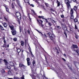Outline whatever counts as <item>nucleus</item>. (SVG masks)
I'll return each mask as SVG.
<instances>
[{
	"label": "nucleus",
	"mask_w": 79,
	"mask_h": 79,
	"mask_svg": "<svg viewBox=\"0 0 79 79\" xmlns=\"http://www.w3.org/2000/svg\"><path fill=\"white\" fill-rule=\"evenodd\" d=\"M68 2H70L71 1L69 0H65V2L67 5V9H69V8H71V6Z\"/></svg>",
	"instance_id": "nucleus-1"
},
{
	"label": "nucleus",
	"mask_w": 79,
	"mask_h": 79,
	"mask_svg": "<svg viewBox=\"0 0 79 79\" xmlns=\"http://www.w3.org/2000/svg\"><path fill=\"white\" fill-rule=\"evenodd\" d=\"M49 35L50 37V39H51L52 40H53V39H54L55 38V35H54V34H49Z\"/></svg>",
	"instance_id": "nucleus-2"
},
{
	"label": "nucleus",
	"mask_w": 79,
	"mask_h": 79,
	"mask_svg": "<svg viewBox=\"0 0 79 79\" xmlns=\"http://www.w3.org/2000/svg\"><path fill=\"white\" fill-rule=\"evenodd\" d=\"M16 15L18 19H19V18H21V17L20 16V13L19 12H16Z\"/></svg>",
	"instance_id": "nucleus-3"
},
{
	"label": "nucleus",
	"mask_w": 79,
	"mask_h": 79,
	"mask_svg": "<svg viewBox=\"0 0 79 79\" xmlns=\"http://www.w3.org/2000/svg\"><path fill=\"white\" fill-rule=\"evenodd\" d=\"M62 29L65 30V31H67V28H66V26H64V25H62Z\"/></svg>",
	"instance_id": "nucleus-4"
},
{
	"label": "nucleus",
	"mask_w": 79,
	"mask_h": 79,
	"mask_svg": "<svg viewBox=\"0 0 79 79\" xmlns=\"http://www.w3.org/2000/svg\"><path fill=\"white\" fill-rule=\"evenodd\" d=\"M12 34L14 35L16 34V30H12Z\"/></svg>",
	"instance_id": "nucleus-5"
},
{
	"label": "nucleus",
	"mask_w": 79,
	"mask_h": 79,
	"mask_svg": "<svg viewBox=\"0 0 79 79\" xmlns=\"http://www.w3.org/2000/svg\"><path fill=\"white\" fill-rule=\"evenodd\" d=\"M37 21L39 26H41V27H43V26H44V25L42 24V23H40V22L39 21V20L37 19Z\"/></svg>",
	"instance_id": "nucleus-6"
},
{
	"label": "nucleus",
	"mask_w": 79,
	"mask_h": 79,
	"mask_svg": "<svg viewBox=\"0 0 79 79\" xmlns=\"http://www.w3.org/2000/svg\"><path fill=\"white\" fill-rule=\"evenodd\" d=\"M9 27L11 30H12V31H13V30H14V26H13L9 25Z\"/></svg>",
	"instance_id": "nucleus-7"
},
{
	"label": "nucleus",
	"mask_w": 79,
	"mask_h": 79,
	"mask_svg": "<svg viewBox=\"0 0 79 79\" xmlns=\"http://www.w3.org/2000/svg\"><path fill=\"white\" fill-rule=\"evenodd\" d=\"M73 47L75 48H78L76 44H73Z\"/></svg>",
	"instance_id": "nucleus-8"
},
{
	"label": "nucleus",
	"mask_w": 79,
	"mask_h": 79,
	"mask_svg": "<svg viewBox=\"0 0 79 79\" xmlns=\"http://www.w3.org/2000/svg\"><path fill=\"white\" fill-rule=\"evenodd\" d=\"M31 12L33 15H36V13H35V11H34V10H31Z\"/></svg>",
	"instance_id": "nucleus-9"
},
{
	"label": "nucleus",
	"mask_w": 79,
	"mask_h": 79,
	"mask_svg": "<svg viewBox=\"0 0 79 79\" xmlns=\"http://www.w3.org/2000/svg\"><path fill=\"white\" fill-rule=\"evenodd\" d=\"M2 24L5 27H7V24L6 23H2Z\"/></svg>",
	"instance_id": "nucleus-10"
},
{
	"label": "nucleus",
	"mask_w": 79,
	"mask_h": 79,
	"mask_svg": "<svg viewBox=\"0 0 79 79\" xmlns=\"http://www.w3.org/2000/svg\"><path fill=\"white\" fill-rule=\"evenodd\" d=\"M10 66H14V64L13 63V62H10Z\"/></svg>",
	"instance_id": "nucleus-11"
},
{
	"label": "nucleus",
	"mask_w": 79,
	"mask_h": 79,
	"mask_svg": "<svg viewBox=\"0 0 79 79\" xmlns=\"http://www.w3.org/2000/svg\"><path fill=\"white\" fill-rule=\"evenodd\" d=\"M4 6L5 7L6 10L7 12H9V10L8 9V8L6 6Z\"/></svg>",
	"instance_id": "nucleus-12"
},
{
	"label": "nucleus",
	"mask_w": 79,
	"mask_h": 79,
	"mask_svg": "<svg viewBox=\"0 0 79 79\" xmlns=\"http://www.w3.org/2000/svg\"><path fill=\"white\" fill-rule=\"evenodd\" d=\"M21 45H22V46H23L24 45V41H21Z\"/></svg>",
	"instance_id": "nucleus-13"
},
{
	"label": "nucleus",
	"mask_w": 79,
	"mask_h": 79,
	"mask_svg": "<svg viewBox=\"0 0 79 79\" xmlns=\"http://www.w3.org/2000/svg\"><path fill=\"white\" fill-rule=\"evenodd\" d=\"M3 61H4V62H5V64H8V62H7V61H6V60L5 59H4L3 60Z\"/></svg>",
	"instance_id": "nucleus-14"
},
{
	"label": "nucleus",
	"mask_w": 79,
	"mask_h": 79,
	"mask_svg": "<svg viewBox=\"0 0 79 79\" xmlns=\"http://www.w3.org/2000/svg\"><path fill=\"white\" fill-rule=\"evenodd\" d=\"M74 64L75 65V66L79 65V63L76 62H74Z\"/></svg>",
	"instance_id": "nucleus-15"
},
{
	"label": "nucleus",
	"mask_w": 79,
	"mask_h": 79,
	"mask_svg": "<svg viewBox=\"0 0 79 79\" xmlns=\"http://www.w3.org/2000/svg\"><path fill=\"white\" fill-rule=\"evenodd\" d=\"M8 74H9V75H12V73L9 70L8 72Z\"/></svg>",
	"instance_id": "nucleus-16"
},
{
	"label": "nucleus",
	"mask_w": 79,
	"mask_h": 79,
	"mask_svg": "<svg viewBox=\"0 0 79 79\" xmlns=\"http://www.w3.org/2000/svg\"><path fill=\"white\" fill-rule=\"evenodd\" d=\"M1 71L2 73H5V70H4V69H1Z\"/></svg>",
	"instance_id": "nucleus-17"
},
{
	"label": "nucleus",
	"mask_w": 79,
	"mask_h": 79,
	"mask_svg": "<svg viewBox=\"0 0 79 79\" xmlns=\"http://www.w3.org/2000/svg\"><path fill=\"white\" fill-rule=\"evenodd\" d=\"M73 9H72L70 10V14L71 15H73Z\"/></svg>",
	"instance_id": "nucleus-18"
},
{
	"label": "nucleus",
	"mask_w": 79,
	"mask_h": 79,
	"mask_svg": "<svg viewBox=\"0 0 79 79\" xmlns=\"http://www.w3.org/2000/svg\"><path fill=\"white\" fill-rule=\"evenodd\" d=\"M19 67H24V65L23 64H19Z\"/></svg>",
	"instance_id": "nucleus-19"
},
{
	"label": "nucleus",
	"mask_w": 79,
	"mask_h": 79,
	"mask_svg": "<svg viewBox=\"0 0 79 79\" xmlns=\"http://www.w3.org/2000/svg\"><path fill=\"white\" fill-rule=\"evenodd\" d=\"M17 52L18 53H19L21 52V49L19 48H18L17 49Z\"/></svg>",
	"instance_id": "nucleus-20"
},
{
	"label": "nucleus",
	"mask_w": 79,
	"mask_h": 79,
	"mask_svg": "<svg viewBox=\"0 0 79 79\" xmlns=\"http://www.w3.org/2000/svg\"><path fill=\"white\" fill-rule=\"evenodd\" d=\"M70 18H71V19H74V16H73V15H71Z\"/></svg>",
	"instance_id": "nucleus-21"
},
{
	"label": "nucleus",
	"mask_w": 79,
	"mask_h": 79,
	"mask_svg": "<svg viewBox=\"0 0 79 79\" xmlns=\"http://www.w3.org/2000/svg\"><path fill=\"white\" fill-rule=\"evenodd\" d=\"M73 9L75 10V11H76V10H77V7L76 6H74Z\"/></svg>",
	"instance_id": "nucleus-22"
},
{
	"label": "nucleus",
	"mask_w": 79,
	"mask_h": 79,
	"mask_svg": "<svg viewBox=\"0 0 79 79\" xmlns=\"http://www.w3.org/2000/svg\"><path fill=\"white\" fill-rule=\"evenodd\" d=\"M57 4L58 5V6H60V2H59L58 1H57Z\"/></svg>",
	"instance_id": "nucleus-23"
},
{
	"label": "nucleus",
	"mask_w": 79,
	"mask_h": 79,
	"mask_svg": "<svg viewBox=\"0 0 79 79\" xmlns=\"http://www.w3.org/2000/svg\"><path fill=\"white\" fill-rule=\"evenodd\" d=\"M27 62H29V61H30V59L29 58H27Z\"/></svg>",
	"instance_id": "nucleus-24"
},
{
	"label": "nucleus",
	"mask_w": 79,
	"mask_h": 79,
	"mask_svg": "<svg viewBox=\"0 0 79 79\" xmlns=\"http://www.w3.org/2000/svg\"><path fill=\"white\" fill-rule=\"evenodd\" d=\"M43 79H47V78L45 77V76H44L43 77Z\"/></svg>",
	"instance_id": "nucleus-25"
},
{
	"label": "nucleus",
	"mask_w": 79,
	"mask_h": 79,
	"mask_svg": "<svg viewBox=\"0 0 79 79\" xmlns=\"http://www.w3.org/2000/svg\"><path fill=\"white\" fill-rule=\"evenodd\" d=\"M20 79H24V75L22 77H21Z\"/></svg>",
	"instance_id": "nucleus-26"
},
{
	"label": "nucleus",
	"mask_w": 79,
	"mask_h": 79,
	"mask_svg": "<svg viewBox=\"0 0 79 79\" xmlns=\"http://www.w3.org/2000/svg\"><path fill=\"white\" fill-rule=\"evenodd\" d=\"M13 40H14V41H17V38H14L13 39Z\"/></svg>",
	"instance_id": "nucleus-27"
},
{
	"label": "nucleus",
	"mask_w": 79,
	"mask_h": 79,
	"mask_svg": "<svg viewBox=\"0 0 79 79\" xmlns=\"http://www.w3.org/2000/svg\"><path fill=\"white\" fill-rule=\"evenodd\" d=\"M48 24L49 25V26H52V23H48Z\"/></svg>",
	"instance_id": "nucleus-28"
},
{
	"label": "nucleus",
	"mask_w": 79,
	"mask_h": 79,
	"mask_svg": "<svg viewBox=\"0 0 79 79\" xmlns=\"http://www.w3.org/2000/svg\"><path fill=\"white\" fill-rule=\"evenodd\" d=\"M38 0H35V2H36V3H38V4H39V2H38Z\"/></svg>",
	"instance_id": "nucleus-29"
},
{
	"label": "nucleus",
	"mask_w": 79,
	"mask_h": 79,
	"mask_svg": "<svg viewBox=\"0 0 79 79\" xmlns=\"http://www.w3.org/2000/svg\"><path fill=\"white\" fill-rule=\"evenodd\" d=\"M26 3H28V4H29V0H26V2H25Z\"/></svg>",
	"instance_id": "nucleus-30"
},
{
	"label": "nucleus",
	"mask_w": 79,
	"mask_h": 79,
	"mask_svg": "<svg viewBox=\"0 0 79 79\" xmlns=\"http://www.w3.org/2000/svg\"><path fill=\"white\" fill-rule=\"evenodd\" d=\"M35 77H35V76H33L32 77V79H35Z\"/></svg>",
	"instance_id": "nucleus-31"
},
{
	"label": "nucleus",
	"mask_w": 79,
	"mask_h": 79,
	"mask_svg": "<svg viewBox=\"0 0 79 79\" xmlns=\"http://www.w3.org/2000/svg\"><path fill=\"white\" fill-rule=\"evenodd\" d=\"M12 8H15V6H14V5L13 3L12 4Z\"/></svg>",
	"instance_id": "nucleus-32"
},
{
	"label": "nucleus",
	"mask_w": 79,
	"mask_h": 79,
	"mask_svg": "<svg viewBox=\"0 0 79 79\" xmlns=\"http://www.w3.org/2000/svg\"><path fill=\"white\" fill-rule=\"evenodd\" d=\"M74 21V22H75V23H76L77 22V19H75Z\"/></svg>",
	"instance_id": "nucleus-33"
},
{
	"label": "nucleus",
	"mask_w": 79,
	"mask_h": 79,
	"mask_svg": "<svg viewBox=\"0 0 79 79\" xmlns=\"http://www.w3.org/2000/svg\"><path fill=\"white\" fill-rule=\"evenodd\" d=\"M45 5L46 6H47V7H48V4L45 3Z\"/></svg>",
	"instance_id": "nucleus-34"
},
{
	"label": "nucleus",
	"mask_w": 79,
	"mask_h": 79,
	"mask_svg": "<svg viewBox=\"0 0 79 79\" xmlns=\"http://www.w3.org/2000/svg\"><path fill=\"white\" fill-rule=\"evenodd\" d=\"M32 63H33V65H34V64L35 63V60H33V61Z\"/></svg>",
	"instance_id": "nucleus-35"
},
{
	"label": "nucleus",
	"mask_w": 79,
	"mask_h": 79,
	"mask_svg": "<svg viewBox=\"0 0 79 79\" xmlns=\"http://www.w3.org/2000/svg\"><path fill=\"white\" fill-rule=\"evenodd\" d=\"M27 64L28 65V66H29L30 65L31 63H30V62H27Z\"/></svg>",
	"instance_id": "nucleus-36"
},
{
	"label": "nucleus",
	"mask_w": 79,
	"mask_h": 79,
	"mask_svg": "<svg viewBox=\"0 0 79 79\" xmlns=\"http://www.w3.org/2000/svg\"><path fill=\"white\" fill-rule=\"evenodd\" d=\"M64 34L65 35L66 37H67V34H66V32H64Z\"/></svg>",
	"instance_id": "nucleus-37"
},
{
	"label": "nucleus",
	"mask_w": 79,
	"mask_h": 79,
	"mask_svg": "<svg viewBox=\"0 0 79 79\" xmlns=\"http://www.w3.org/2000/svg\"><path fill=\"white\" fill-rule=\"evenodd\" d=\"M7 68L8 69H11V67H10V66H8Z\"/></svg>",
	"instance_id": "nucleus-38"
},
{
	"label": "nucleus",
	"mask_w": 79,
	"mask_h": 79,
	"mask_svg": "<svg viewBox=\"0 0 79 79\" xmlns=\"http://www.w3.org/2000/svg\"><path fill=\"white\" fill-rule=\"evenodd\" d=\"M29 50L30 51V52H31V55H32V52H31V48H30V47H29Z\"/></svg>",
	"instance_id": "nucleus-39"
},
{
	"label": "nucleus",
	"mask_w": 79,
	"mask_h": 79,
	"mask_svg": "<svg viewBox=\"0 0 79 79\" xmlns=\"http://www.w3.org/2000/svg\"><path fill=\"white\" fill-rule=\"evenodd\" d=\"M57 27L59 29H61V27H59L58 26H57Z\"/></svg>",
	"instance_id": "nucleus-40"
},
{
	"label": "nucleus",
	"mask_w": 79,
	"mask_h": 79,
	"mask_svg": "<svg viewBox=\"0 0 79 79\" xmlns=\"http://www.w3.org/2000/svg\"><path fill=\"white\" fill-rule=\"evenodd\" d=\"M75 27L76 29H77V26H76V25H75Z\"/></svg>",
	"instance_id": "nucleus-41"
},
{
	"label": "nucleus",
	"mask_w": 79,
	"mask_h": 79,
	"mask_svg": "<svg viewBox=\"0 0 79 79\" xmlns=\"http://www.w3.org/2000/svg\"><path fill=\"white\" fill-rule=\"evenodd\" d=\"M19 30H20V32H21L22 31V29H21V27H19Z\"/></svg>",
	"instance_id": "nucleus-42"
},
{
	"label": "nucleus",
	"mask_w": 79,
	"mask_h": 79,
	"mask_svg": "<svg viewBox=\"0 0 79 79\" xmlns=\"http://www.w3.org/2000/svg\"><path fill=\"white\" fill-rule=\"evenodd\" d=\"M75 38L77 39H78V37H77V35H75Z\"/></svg>",
	"instance_id": "nucleus-43"
},
{
	"label": "nucleus",
	"mask_w": 79,
	"mask_h": 79,
	"mask_svg": "<svg viewBox=\"0 0 79 79\" xmlns=\"http://www.w3.org/2000/svg\"><path fill=\"white\" fill-rule=\"evenodd\" d=\"M2 61H3V60L2 59H0V63H1Z\"/></svg>",
	"instance_id": "nucleus-44"
},
{
	"label": "nucleus",
	"mask_w": 79,
	"mask_h": 79,
	"mask_svg": "<svg viewBox=\"0 0 79 79\" xmlns=\"http://www.w3.org/2000/svg\"><path fill=\"white\" fill-rule=\"evenodd\" d=\"M30 6H32V7H34V5L32 4H31Z\"/></svg>",
	"instance_id": "nucleus-45"
},
{
	"label": "nucleus",
	"mask_w": 79,
	"mask_h": 79,
	"mask_svg": "<svg viewBox=\"0 0 79 79\" xmlns=\"http://www.w3.org/2000/svg\"><path fill=\"white\" fill-rule=\"evenodd\" d=\"M1 30H2V31H3V30H4L3 28V27H1Z\"/></svg>",
	"instance_id": "nucleus-46"
},
{
	"label": "nucleus",
	"mask_w": 79,
	"mask_h": 79,
	"mask_svg": "<svg viewBox=\"0 0 79 79\" xmlns=\"http://www.w3.org/2000/svg\"><path fill=\"white\" fill-rule=\"evenodd\" d=\"M61 18H64V15H61Z\"/></svg>",
	"instance_id": "nucleus-47"
},
{
	"label": "nucleus",
	"mask_w": 79,
	"mask_h": 79,
	"mask_svg": "<svg viewBox=\"0 0 79 79\" xmlns=\"http://www.w3.org/2000/svg\"><path fill=\"white\" fill-rule=\"evenodd\" d=\"M62 60H64V61H66V60L65 59H64V58H63Z\"/></svg>",
	"instance_id": "nucleus-48"
},
{
	"label": "nucleus",
	"mask_w": 79,
	"mask_h": 79,
	"mask_svg": "<svg viewBox=\"0 0 79 79\" xmlns=\"http://www.w3.org/2000/svg\"><path fill=\"white\" fill-rule=\"evenodd\" d=\"M14 79H18V78L16 77H14Z\"/></svg>",
	"instance_id": "nucleus-49"
},
{
	"label": "nucleus",
	"mask_w": 79,
	"mask_h": 79,
	"mask_svg": "<svg viewBox=\"0 0 79 79\" xmlns=\"http://www.w3.org/2000/svg\"><path fill=\"white\" fill-rule=\"evenodd\" d=\"M3 47H6V44H4Z\"/></svg>",
	"instance_id": "nucleus-50"
},
{
	"label": "nucleus",
	"mask_w": 79,
	"mask_h": 79,
	"mask_svg": "<svg viewBox=\"0 0 79 79\" xmlns=\"http://www.w3.org/2000/svg\"><path fill=\"white\" fill-rule=\"evenodd\" d=\"M69 0L70 1V2H71V0ZM72 0L73 2H76V0Z\"/></svg>",
	"instance_id": "nucleus-51"
},
{
	"label": "nucleus",
	"mask_w": 79,
	"mask_h": 79,
	"mask_svg": "<svg viewBox=\"0 0 79 79\" xmlns=\"http://www.w3.org/2000/svg\"><path fill=\"white\" fill-rule=\"evenodd\" d=\"M27 32H28V34H29V33H30V31H29V30H28Z\"/></svg>",
	"instance_id": "nucleus-52"
},
{
	"label": "nucleus",
	"mask_w": 79,
	"mask_h": 79,
	"mask_svg": "<svg viewBox=\"0 0 79 79\" xmlns=\"http://www.w3.org/2000/svg\"><path fill=\"white\" fill-rule=\"evenodd\" d=\"M64 56L65 57H66V54H64Z\"/></svg>",
	"instance_id": "nucleus-53"
},
{
	"label": "nucleus",
	"mask_w": 79,
	"mask_h": 79,
	"mask_svg": "<svg viewBox=\"0 0 79 79\" xmlns=\"http://www.w3.org/2000/svg\"><path fill=\"white\" fill-rule=\"evenodd\" d=\"M41 18L42 19H44V16H41Z\"/></svg>",
	"instance_id": "nucleus-54"
},
{
	"label": "nucleus",
	"mask_w": 79,
	"mask_h": 79,
	"mask_svg": "<svg viewBox=\"0 0 79 79\" xmlns=\"http://www.w3.org/2000/svg\"><path fill=\"white\" fill-rule=\"evenodd\" d=\"M76 52L77 53H78V52H79V51L78 50H76Z\"/></svg>",
	"instance_id": "nucleus-55"
},
{
	"label": "nucleus",
	"mask_w": 79,
	"mask_h": 79,
	"mask_svg": "<svg viewBox=\"0 0 79 79\" xmlns=\"http://www.w3.org/2000/svg\"><path fill=\"white\" fill-rule=\"evenodd\" d=\"M52 23H55V21H54V20H52Z\"/></svg>",
	"instance_id": "nucleus-56"
},
{
	"label": "nucleus",
	"mask_w": 79,
	"mask_h": 79,
	"mask_svg": "<svg viewBox=\"0 0 79 79\" xmlns=\"http://www.w3.org/2000/svg\"><path fill=\"white\" fill-rule=\"evenodd\" d=\"M40 21L41 23H43V21H42V20H40Z\"/></svg>",
	"instance_id": "nucleus-57"
},
{
	"label": "nucleus",
	"mask_w": 79,
	"mask_h": 79,
	"mask_svg": "<svg viewBox=\"0 0 79 79\" xmlns=\"http://www.w3.org/2000/svg\"><path fill=\"white\" fill-rule=\"evenodd\" d=\"M37 31L38 32H39V33H40V34H41V32H40L39 31H38V30H37Z\"/></svg>",
	"instance_id": "nucleus-58"
},
{
	"label": "nucleus",
	"mask_w": 79,
	"mask_h": 79,
	"mask_svg": "<svg viewBox=\"0 0 79 79\" xmlns=\"http://www.w3.org/2000/svg\"><path fill=\"white\" fill-rule=\"evenodd\" d=\"M45 20L46 21V23H48V20H47V19H45Z\"/></svg>",
	"instance_id": "nucleus-59"
},
{
	"label": "nucleus",
	"mask_w": 79,
	"mask_h": 79,
	"mask_svg": "<svg viewBox=\"0 0 79 79\" xmlns=\"http://www.w3.org/2000/svg\"><path fill=\"white\" fill-rule=\"evenodd\" d=\"M42 8H44V10H45V8H44V6H43Z\"/></svg>",
	"instance_id": "nucleus-60"
},
{
	"label": "nucleus",
	"mask_w": 79,
	"mask_h": 79,
	"mask_svg": "<svg viewBox=\"0 0 79 79\" xmlns=\"http://www.w3.org/2000/svg\"><path fill=\"white\" fill-rule=\"evenodd\" d=\"M44 36L45 37H47V35H46L45 34L44 35Z\"/></svg>",
	"instance_id": "nucleus-61"
},
{
	"label": "nucleus",
	"mask_w": 79,
	"mask_h": 79,
	"mask_svg": "<svg viewBox=\"0 0 79 79\" xmlns=\"http://www.w3.org/2000/svg\"><path fill=\"white\" fill-rule=\"evenodd\" d=\"M31 56H32V57H34V55H33V54H31Z\"/></svg>",
	"instance_id": "nucleus-62"
},
{
	"label": "nucleus",
	"mask_w": 79,
	"mask_h": 79,
	"mask_svg": "<svg viewBox=\"0 0 79 79\" xmlns=\"http://www.w3.org/2000/svg\"><path fill=\"white\" fill-rule=\"evenodd\" d=\"M4 43H6V41H5V40H4Z\"/></svg>",
	"instance_id": "nucleus-63"
},
{
	"label": "nucleus",
	"mask_w": 79,
	"mask_h": 79,
	"mask_svg": "<svg viewBox=\"0 0 79 79\" xmlns=\"http://www.w3.org/2000/svg\"><path fill=\"white\" fill-rule=\"evenodd\" d=\"M8 79H13V78H9Z\"/></svg>",
	"instance_id": "nucleus-64"
}]
</instances>
